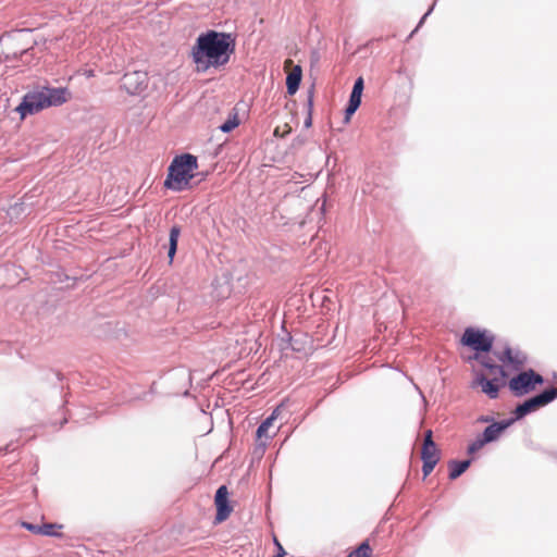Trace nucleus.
I'll return each mask as SVG.
<instances>
[{"label": "nucleus", "mask_w": 557, "mask_h": 557, "mask_svg": "<svg viewBox=\"0 0 557 557\" xmlns=\"http://www.w3.org/2000/svg\"><path fill=\"white\" fill-rule=\"evenodd\" d=\"M235 51V39L230 33L208 30L200 34L191 48V59L197 72L205 73L209 69H220L230 62Z\"/></svg>", "instance_id": "nucleus-1"}, {"label": "nucleus", "mask_w": 557, "mask_h": 557, "mask_svg": "<svg viewBox=\"0 0 557 557\" xmlns=\"http://www.w3.org/2000/svg\"><path fill=\"white\" fill-rule=\"evenodd\" d=\"M197 168L198 162L195 156L185 153L175 157L168 169L164 187L174 191L186 189Z\"/></svg>", "instance_id": "nucleus-2"}, {"label": "nucleus", "mask_w": 557, "mask_h": 557, "mask_svg": "<svg viewBox=\"0 0 557 557\" xmlns=\"http://www.w3.org/2000/svg\"><path fill=\"white\" fill-rule=\"evenodd\" d=\"M28 36V30L20 29L12 34L0 37V53L3 54L4 61H12L18 57L27 55L29 52L28 47L17 48V44L24 41V38Z\"/></svg>", "instance_id": "nucleus-3"}, {"label": "nucleus", "mask_w": 557, "mask_h": 557, "mask_svg": "<svg viewBox=\"0 0 557 557\" xmlns=\"http://www.w3.org/2000/svg\"><path fill=\"white\" fill-rule=\"evenodd\" d=\"M543 376L530 369L510 379L508 386L516 397H522L534 391L536 385L543 384Z\"/></svg>", "instance_id": "nucleus-4"}, {"label": "nucleus", "mask_w": 557, "mask_h": 557, "mask_svg": "<svg viewBox=\"0 0 557 557\" xmlns=\"http://www.w3.org/2000/svg\"><path fill=\"white\" fill-rule=\"evenodd\" d=\"M557 398V387H549L542 393L527 399L522 404L518 405L513 411L515 417L512 419L519 420L524 416L537 410L541 407L548 405Z\"/></svg>", "instance_id": "nucleus-5"}, {"label": "nucleus", "mask_w": 557, "mask_h": 557, "mask_svg": "<svg viewBox=\"0 0 557 557\" xmlns=\"http://www.w3.org/2000/svg\"><path fill=\"white\" fill-rule=\"evenodd\" d=\"M45 108H47L45 101V94L42 92V88L40 87L32 91H28L23 97V100L16 108V111L21 114V117L24 119L26 115L35 114Z\"/></svg>", "instance_id": "nucleus-6"}, {"label": "nucleus", "mask_w": 557, "mask_h": 557, "mask_svg": "<svg viewBox=\"0 0 557 557\" xmlns=\"http://www.w3.org/2000/svg\"><path fill=\"white\" fill-rule=\"evenodd\" d=\"M461 342L465 346L475 351L487 352L493 346V337L485 335V332L468 327L465 330Z\"/></svg>", "instance_id": "nucleus-7"}, {"label": "nucleus", "mask_w": 557, "mask_h": 557, "mask_svg": "<svg viewBox=\"0 0 557 557\" xmlns=\"http://www.w3.org/2000/svg\"><path fill=\"white\" fill-rule=\"evenodd\" d=\"M148 84V75L143 71H133L124 74L121 79V88L129 95L140 94L146 89Z\"/></svg>", "instance_id": "nucleus-8"}, {"label": "nucleus", "mask_w": 557, "mask_h": 557, "mask_svg": "<svg viewBox=\"0 0 557 557\" xmlns=\"http://www.w3.org/2000/svg\"><path fill=\"white\" fill-rule=\"evenodd\" d=\"M41 88L47 108L61 106L69 100L70 92L65 87L42 86Z\"/></svg>", "instance_id": "nucleus-9"}, {"label": "nucleus", "mask_w": 557, "mask_h": 557, "mask_svg": "<svg viewBox=\"0 0 557 557\" xmlns=\"http://www.w3.org/2000/svg\"><path fill=\"white\" fill-rule=\"evenodd\" d=\"M227 496L228 492L226 486H220L215 493L216 522H222L226 520L232 512V507L228 504Z\"/></svg>", "instance_id": "nucleus-10"}, {"label": "nucleus", "mask_w": 557, "mask_h": 557, "mask_svg": "<svg viewBox=\"0 0 557 557\" xmlns=\"http://www.w3.org/2000/svg\"><path fill=\"white\" fill-rule=\"evenodd\" d=\"M499 361L507 362L512 366L513 369L519 370L527 361V355L519 350L507 346L504 351L498 356Z\"/></svg>", "instance_id": "nucleus-11"}, {"label": "nucleus", "mask_w": 557, "mask_h": 557, "mask_svg": "<svg viewBox=\"0 0 557 557\" xmlns=\"http://www.w3.org/2000/svg\"><path fill=\"white\" fill-rule=\"evenodd\" d=\"M515 422V419H507L499 422H494L487 428H485L482 436L484 437V442L491 443L496 441L503 431L509 428Z\"/></svg>", "instance_id": "nucleus-12"}, {"label": "nucleus", "mask_w": 557, "mask_h": 557, "mask_svg": "<svg viewBox=\"0 0 557 557\" xmlns=\"http://www.w3.org/2000/svg\"><path fill=\"white\" fill-rule=\"evenodd\" d=\"M422 461H436L440 460L438 450L432 440V431L428 430L424 436V442L421 450Z\"/></svg>", "instance_id": "nucleus-13"}, {"label": "nucleus", "mask_w": 557, "mask_h": 557, "mask_svg": "<svg viewBox=\"0 0 557 557\" xmlns=\"http://www.w3.org/2000/svg\"><path fill=\"white\" fill-rule=\"evenodd\" d=\"M302 71L300 65H296L286 77L287 94L293 96L297 92L301 82Z\"/></svg>", "instance_id": "nucleus-14"}, {"label": "nucleus", "mask_w": 557, "mask_h": 557, "mask_svg": "<svg viewBox=\"0 0 557 557\" xmlns=\"http://www.w3.org/2000/svg\"><path fill=\"white\" fill-rule=\"evenodd\" d=\"M475 381L476 384L482 387V392L485 393L490 398H497L499 387L497 384L494 383V381L488 380L483 374L478 375Z\"/></svg>", "instance_id": "nucleus-15"}, {"label": "nucleus", "mask_w": 557, "mask_h": 557, "mask_svg": "<svg viewBox=\"0 0 557 557\" xmlns=\"http://www.w3.org/2000/svg\"><path fill=\"white\" fill-rule=\"evenodd\" d=\"M470 465H471L470 459L461 460V461L450 460L448 462L449 479L456 480L457 478H459L469 468Z\"/></svg>", "instance_id": "nucleus-16"}, {"label": "nucleus", "mask_w": 557, "mask_h": 557, "mask_svg": "<svg viewBox=\"0 0 557 557\" xmlns=\"http://www.w3.org/2000/svg\"><path fill=\"white\" fill-rule=\"evenodd\" d=\"M282 406L283 405L276 407L272 411V413L258 426V429H257V437L258 438L269 437L268 430L270 429V426H272L273 421L276 420V418L278 417Z\"/></svg>", "instance_id": "nucleus-17"}, {"label": "nucleus", "mask_w": 557, "mask_h": 557, "mask_svg": "<svg viewBox=\"0 0 557 557\" xmlns=\"http://www.w3.org/2000/svg\"><path fill=\"white\" fill-rule=\"evenodd\" d=\"M180 234H181L180 226L174 225L171 227L170 237H169V251H168V257H169L170 261L173 260V258L176 253Z\"/></svg>", "instance_id": "nucleus-18"}, {"label": "nucleus", "mask_w": 557, "mask_h": 557, "mask_svg": "<svg viewBox=\"0 0 557 557\" xmlns=\"http://www.w3.org/2000/svg\"><path fill=\"white\" fill-rule=\"evenodd\" d=\"M313 98H314V87L312 86V87L308 90V96H307V109H308V115H307V119L305 120V126H306V127H310V126H311V124H312Z\"/></svg>", "instance_id": "nucleus-19"}, {"label": "nucleus", "mask_w": 557, "mask_h": 557, "mask_svg": "<svg viewBox=\"0 0 557 557\" xmlns=\"http://www.w3.org/2000/svg\"><path fill=\"white\" fill-rule=\"evenodd\" d=\"M239 125V119L237 113H233L228 119L220 126L223 133H228Z\"/></svg>", "instance_id": "nucleus-20"}, {"label": "nucleus", "mask_w": 557, "mask_h": 557, "mask_svg": "<svg viewBox=\"0 0 557 557\" xmlns=\"http://www.w3.org/2000/svg\"><path fill=\"white\" fill-rule=\"evenodd\" d=\"M371 547L367 542L361 543L354 552L347 557H370Z\"/></svg>", "instance_id": "nucleus-21"}, {"label": "nucleus", "mask_w": 557, "mask_h": 557, "mask_svg": "<svg viewBox=\"0 0 557 557\" xmlns=\"http://www.w3.org/2000/svg\"><path fill=\"white\" fill-rule=\"evenodd\" d=\"M487 442H484V437L480 436L475 438L469 446H468V454H474L478 450H480Z\"/></svg>", "instance_id": "nucleus-22"}, {"label": "nucleus", "mask_w": 557, "mask_h": 557, "mask_svg": "<svg viewBox=\"0 0 557 557\" xmlns=\"http://www.w3.org/2000/svg\"><path fill=\"white\" fill-rule=\"evenodd\" d=\"M58 525L54 523H44L40 525V534L41 535H48V536H54L58 535L53 530Z\"/></svg>", "instance_id": "nucleus-23"}, {"label": "nucleus", "mask_w": 557, "mask_h": 557, "mask_svg": "<svg viewBox=\"0 0 557 557\" xmlns=\"http://www.w3.org/2000/svg\"><path fill=\"white\" fill-rule=\"evenodd\" d=\"M436 465V461H423L422 472L424 478L428 476L433 471Z\"/></svg>", "instance_id": "nucleus-24"}, {"label": "nucleus", "mask_w": 557, "mask_h": 557, "mask_svg": "<svg viewBox=\"0 0 557 557\" xmlns=\"http://www.w3.org/2000/svg\"><path fill=\"white\" fill-rule=\"evenodd\" d=\"M482 364L485 368L490 369L494 373H499L502 375H505V371H504V369L500 366L493 364V363H491L488 361H482Z\"/></svg>", "instance_id": "nucleus-25"}, {"label": "nucleus", "mask_w": 557, "mask_h": 557, "mask_svg": "<svg viewBox=\"0 0 557 557\" xmlns=\"http://www.w3.org/2000/svg\"><path fill=\"white\" fill-rule=\"evenodd\" d=\"M361 96H362V94H360V92L351 91V94L349 96L348 103L357 106V107H360V104H361Z\"/></svg>", "instance_id": "nucleus-26"}, {"label": "nucleus", "mask_w": 557, "mask_h": 557, "mask_svg": "<svg viewBox=\"0 0 557 557\" xmlns=\"http://www.w3.org/2000/svg\"><path fill=\"white\" fill-rule=\"evenodd\" d=\"M363 88H364L363 78H362V77H358V78L355 81V83H354V86H352V90H351V91L362 94Z\"/></svg>", "instance_id": "nucleus-27"}, {"label": "nucleus", "mask_w": 557, "mask_h": 557, "mask_svg": "<svg viewBox=\"0 0 557 557\" xmlns=\"http://www.w3.org/2000/svg\"><path fill=\"white\" fill-rule=\"evenodd\" d=\"M22 527L35 534H40V525L39 524H33L29 522H22Z\"/></svg>", "instance_id": "nucleus-28"}, {"label": "nucleus", "mask_w": 557, "mask_h": 557, "mask_svg": "<svg viewBox=\"0 0 557 557\" xmlns=\"http://www.w3.org/2000/svg\"><path fill=\"white\" fill-rule=\"evenodd\" d=\"M359 107L348 103L345 110V121L348 122L350 116L358 110Z\"/></svg>", "instance_id": "nucleus-29"}, {"label": "nucleus", "mask_w": 557, "mask_h": 557, "mask_svg": "<svg viewBox=\"0 0 557 557\" xmlns=\"http://www.w3.org/2000/svg\"><path fill=\"white\" fill-rule=\"evenodd\" d=\"M274 543H275V546L277 547V553L273 557H284L286 553H285L283 546L281 545V543L276 539H274Z\"/></svg>", "instance_id": "nucleus-30"}, {"label": "nucleus", "mask_w": 557, "mask_h": 557, "mask_svg": "<svg viewBox=\"0 0 557 557\" xmlns=\"http://www.w3.org/2000/svg\"><path fill=\"white\" fill-rule=\"evenodd\" d=\"M434 5H435V2L432 4V7L429 9V11L422 16V18L420 20L419 22V26L424 22V20L429 16V14L432 12V10L434 9Z\"/></svg>", "instance_id": "nucleus-31"}, {"label": "nucleus", "mask_w": 557, "mask_h": 557, "mask_svg": "<svg viewBox=\"0 0 557 557\" xmlns=\"http://www.w3.org/2000/svg\"><path fill=\"white\" fill-rule=\"evenodd\" d=\"M479 420H480L481 422H490V421H492V418H490V417H484V416H483V417H481Z\"/></svg>", "instance_id": "nucleus-32"}]
</instances>
